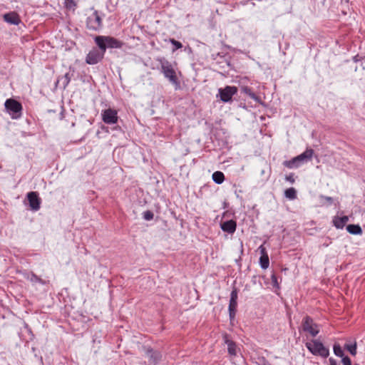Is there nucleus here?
Returning <instances> with one entry per match:
<instances>
[{"instance_id": "obj_11", "label": "nucleus", "mask_w": 365, "mask_h": 365, "mask_svg": "<svg viewBox=\"0 0 365 365\" xmlns=\"http://www.w3.org/2000/svg\"><path fill=\"white\" fill-rule=\"evenodd\" d=\"M221 229L227 233L232 234L235 232L237 223L235 220H230L220 224Z\"/></svg>"}, {"instance_id": "obj_34", "label": "nucleus", "mask_w": 365, "mask_h": 365, "mask_svg": "<svg viewBox=\"0 0 365 365\" xmlns=\"http://www.w3.org/2000/svg\"><path fill=\"white\" fill-rule=\"evenodd\" d=\"M236 310L229 309V314L230 319H233L235 317Z\"/></svg>"}, {"instance_id": "obj_8", "label": "nucleus", "mask_w": 365, "mask_h": 365, "mask_svg": "<svg viewBox=\"0 0 365 365\" xmlns=\"http://www.w3.org/2000/svg\"><path fill=\"white\" fill-rule=\"evenodd\" d=\"M220 100L225 103H227L232 100V96L237 92L236 86H227L224 88L218 90Z\"/></svg>"}, {"instance_id": "obj_2", "label": "nucleus", "mask_w": 365, "mask_h": 365, "mask_svg": "<svg viewBox=\"0 0 365 365\" xmlns=\"http://www.w3.org/2000/svg\"><path fill=\"white\" fill-rule=\"evenodd\" d=\"M98 48L106 53V48H120L123 43L117 38L109 36H97L94 38Z\"/></svg>"}, {"instance_id": "obj_3", "label": "nucleus", "mask_w": 365, "mask_h": 365, "mask_svg": "<svg viewBox=\"0 0 365 365\" xmlns=\"http://www.w3.org/2000/svg\"><path fill=\"white\" fill-rule=\"evenodd\" d=\"M6 111L9 113L11 118L18 119L22 115L23 107L20 102L13 98H9L4 103Z\"/></svg>"}, {"instance_id": "obj_24", "label": "nucleus", "mask_w": 365, "mask_h": 365, "mask_svg": "<svg viewBox=\"0 0 365 365\" xmlns=\"http://www.w3.org/2000/svg\"><path fill=\"white\" fill-rule=\"evenodd\" d=\"M242 90L244 93L248 95L252 99L256 101H259V98L256 96V94L254 92H252L251 88L248 87H244Z\"/></svg>"}, {"instance_id": "obj_36", "label": "nucleus", "mask_w": 365, "mask_h": 365, "mask_svg": "<svg viewBox=\"0 0 365 365\" xmlns=\"http://www.w3.org/2000/svg\"><path fill=\"white\" fill-rule=\"evenodd\" d=\"M259 249L260 250V252H261L262 255H267V252H266L265 248H264L262 245H261V246L259 247Z\"/></svg>"}, {"instance_id": "obj_17", "label": "nucleus", "mask_w": 365, "mask_h": 365, "mask_svg": "<svg viewBox=\"0 0 365 365\" xmlns=\"http://www.w3.org/2000/svg\"><path fill=\"white\" fill-rule=\"evenodd\" d=\"M237 290L235 288L230 294V299L229 304V309L236 310L237 306Z\"/></svg>"}, {"instance_id": "obj_7", "label": "nucleus", "mask_w": 365, "mask_h": 365, "mask_svg": "<svg viewBox=\"0 0 365 365\" xmlns=\"http://www.w3.org/2000/svg\"><path fill=\"white\" fill-rule=\"evenodd\" d=\"M104 54L105 52L100 48L98 49L96 48H93L87 54L86 57V62L90 65L96 64L103 59Z\"/></svg>"}, {"instance_id": "obj_18", "label": "nucleus", "mask_w": 365, "mask_h": 365, "mask_svg": "<svg viewBox=\"0 0 365 365\" xmlns=\"http://www.w3.org/2000/svg\"><path fill=\"white\" fill-rule=\"evenodd\" d=\"M283 165L289 169L297 168L302 165V163L299 161L297 157H294L290 160H285L283 162Z\"/></svg>"}, {"instance_id": "obj_30", "label": "nucleus", "mask_w": 365, "mask_h": 365, "mask_svg": "<svg viewBox=\"0 0 365 365\" xmlns=\"http://www.w3.org/2000/svg\"><path fill=\"white\" fill-rule=\"evenodd\" d=\"M153 217H154V214L150 210H147L143 212V218L145 220H148V221L151 220L153 219Z\"/></svg>"}, {"instance_id": "obj_37", "label": "nucleus", "mask_w": 365, "mask_h": 365, "mask_svg": "<svg viewBox=\"0 0 365 365\" xmlns=\"http://www.w3.org/2000/svg\"><path fill=\"white\" fill-rule=\"evenodd\" d=\"M329 361L330 365H337L336 360L334 359L333 358H330Z\"/></svg>"}, {"instance_id": "obj_22", "label": "nucleus", "mask_w": 365, "mask_h": 365, "mask_svg": "<svg viewBox=\"0 0 365 365\" xmlns=\"http://www.w3.org/2000/svg\"><path fill=\"white\" fill-rule=\"evenodd\" d=\"M260 266L262 269H265L269 267V260L267 255H261L259 258Z\"/></svg>"}, {"instance_id": "obj_25", "label": "nucleus", "mask_w": 365, "mask_h": 365, "mask_svg": "<svg viewBox=\"0 0 365 365\" xmlns=\"http://www.w3.org/2000/svg\"><path fill=\"white\" fill-rule=\"evenodd\" d=\"M28 279L34 283H40L42 284H45V282L38 277L36 274L32 273L30 276H29Z\"/></svg>"}, {"instance_id": "obj_13", "label": "nucleus", "mask_w": 365, "mask_h": 365, "mask_svg": "<svg viewBox=\"0 0 365 365\" xmlns=\"http://www.w3.org/2000/svg\"><path fill=\"white\" fill-rule=\"evenodd\" d=\"M4 20L12 25H19L21 22L19 16L16 12H9L4 15Z\"/></svg>"}, {"instance_id": "obj_9", "label": "nucleus", "mask_w": 365, "mask_h": 365, "mask_svg": "<svg viewBox=\"0 0 365 365\" xmlns=\"http://www.w3.org/2000/svg\"><path fill=\"white\" fill-rule=\"evenodd\" d=\"M102 120L106 124H115L118 121V113L115 110L108 108L101 113Z\"/></svg>"}, {"instance_id": "obj_6", "label": "nucleus", "mask_w": 365, "mask_h": 365, "mask_svg": "<svg viewBox=\"0 0 365 365\" xmlns=\"http://www.w3.org/2000/svg\"><path fill=\"white\" fill-rule=\"evenodd\" d=\"M302 328L306 332H309L312 336H316L319 332V326L315 324L312 317L306 316L302 321Z\"/></svg>"}, {"instance_id": "obj_39", "label": "nucleus", "mask_w": 365, "mask_h": 365, "mask_svg": "<svg viewBox=\"0 0 365 365\" xmlns=\"http://www.w3.org/2000/svg\"><path fill=\"white\" fill-rule=\"evenodd\" d=\"M355 365H359V364H355Z\"/></svg>"}, {"instance_id": "obj_32", "label": "nucleus", "mask_w": 365, "mask_h": 365, "mask_svg": "<svg viewBox=\"0 0 365 365\" xmlns=\"http://www.w3.org/2000/svg\"><path fill=\"white\" fill-rule=\"evenodd\" d=\"M343 365H351V361L348 356H343L341 360Z\"/></svg>"}, {"instance_id": "obj_15", "label": "nucleus", "mask_w": 365, "mask_h": 365, "mask_svg": "<svg viewBox=\"0 0 365 365\" xmlns=\"http://www.w3.org/2000/svg\"><path fill=\"white\" fill-rule=\"evenodd\" d=\"M223 339L225 343L227 345L228 353L232 356L236 355V344L235 343L229 339L227 334H224Z\"/></svg>"}, {"instance_id": "obj_35", "label": "nucleus", "mask_w": 365, "mask_h": 365, "mask_svg": "<svg viewBox=\"0 0 365 365\" xmlns=\"http://www.w3.org/2000/svg\"><path fill=\"white\" fill-rule=\"evenodd\" d=\"M322 198L325 199L329 204L333 202V199L331 197L322 196Z\"/></svg>"}, {"instance_id": "obj_38", "label": "nucleus", "mask_w": 365, "mask_h": 365, "mask_svg": "<svg viewBox=\"0 0 365 365\" xmlns=\"http://www.w3.org/2000/svg\"><path fill=\"white\" fill-rule=\"evenodd\" d=\"M356 57H357V56H354V61H358V60H357V58H356Z\"/></svg>"}, {"instance_id": "obj_21", "label": "nucleus", "mask_w": 365, "mask_h": 365, "mask_svg": "<svg viewBox=\"0 0 365 365\" xmlns=\"http://www.w3.org/2000/svg\"><path fill=\"white\" fill-rule=\"evenodd\" d=\"M212 180L217 184H222L225 180V175L220 171H216L212 174Z\"/></svg>"}, {"instance_id": "obj_4", "label": "nucleus", "mask_w": 365, "mask_h": 365, "mask_svg": "<svg viewBox=\"0 0 365 365\" xmlns=\"http://www.w3.org/2000/svg\"><path fill=\"white\" fill-rule=\"evenodd\" d=\"M306 347L314 355H319L324 358H327L329 355V349L318 340L314 339L309 342H307Z\"/></svg>"}, {"instance_id": "obj_20", "label": "nucleus", "mask_w": 365, "mask_h": 365, "mask_svg": "<svg viewBox=\"0 0 365 365\" xmlns=\"http://www.w3.org/2000/svg\"><path fill=\"white\" fill-rule=\"evenodd\" d=\"M284 196L286 198L293 200L297 198V190L294 187H289L284 190Z\"/></svg>"}, {"instance_id": "obj_10", "label": "nucleus", "mask_w": 365, "mask_h": 365, "mask_svg": "<svg viewBox=\"0 0 365 365\" xmlns=\"http://www.w3.org/2000/svg\"><path fill=\"white\" fill-rule=\"evenodd\" d=\"M29 206L32 210L37 211L40 209L41 199L36 192H30L27 194Z\"/></svg>"}, {"instance_id": "obj_23", "label": "nucleus", "mask_w": 365, "mask_h": 365, "mask_svg": "<svg viewBox=\"0 0 365 365\" xmlns=\"http://www.w3.org/2000/svg\"><path fill=\"white\" fill-rule=\"evenodd\" d=\"M70 81V75L68 73H66L65 75L58 78V82L61 83L63 85V87L65 88L68 85Z\"/></svg>"}, {"instance_id": "obj_12", "label": "nucleus", "mask_w": 365, "mask_h": 365, "mask_svg": "<svg viewBox=\"0 0 365 365\" xmlns=\"http://www.w3.org/2000/svg\"><path fill=\"white\" fill-rule=\"evenodd\" d=\"M147 355L149 358V363L151 365H157L162 358L160 352L153 349H148Z\"/></svg>"}, {"instance_id": "obj_16", "label": "nucleus", "mask_w": 365, "mask_h": 365, "mask_svg": "<svg viewBox=\"0 0 365 365\" xmlns=\"http://www.w3.org/2000/svg\"><path fill=\"white\" fill-rule=\"evenodd\" d=\"M348 221L349 217L347 216H336L333 218L332 222L337 229H342Z\"/></svg>"}, {"instance_id": "obj_29", "label": "nucleus", "mask_w": 365, "mask_h": 365, "mask_svg": "<svg viewBox=\"0 0 365 365\" xmlns=\"http://www.w3.org/2000/svg\"><path fill=\"white\" fill-rule=\"evenodd\" d=\"M169 41L175 46V48L173 49V51H175L177 49L181 48L182 47V43H180L178 41H176L174 38H170Z\"/></svg>"}, {"instance_id": "obj_19", "label": "nucleus", "mask_w": 365, "mask_h": 365, "mask_svg": "<svg viewBox=\"0 0 365 365\" xmlns=\"http://www.w3.org/2000/svg\"><path fill=\"white\" fill-rule=\"evenodd\" d=\"M346 230L352 235H360L362 233V229L359 225H349L346 227Z\"/></svg>"}, {"instance_id": "obj_14", "label": "nucleus", "mask_w": 365, "mask_h": 365, "mask_svg": "<svg viewBox=\"0 0 365 365\" xmlns=\"http://www.w3.org/2000/svg\"><path fill=\"white\" fill-rule=\"evenodd\" d=\"M314 155V150L312 148H307L304 153L297 155L299 161L302 163V165L312 158Z\"/></svg>"}, {"instance_id": "obj_28", "label": "nucleus", "mask_w": 365, "mask_h": 365, "mask_svg": "<svg viewBox=\"0 0 365 365\" xmlns=\"http://www.w3.org/2000/svg\"><path fill=\"white\" fill-rule=\"evenodd\" d=\"M65 5L66 9L74 10L76 7V3L74 0H66Z\"/></svg>"}, {"instance_id": "obj_31", "label": "nucleus", "mask_w": 365, "mask_h": 365, "mask_svg": "<svg viewBox=\"0 0 365 365\" xmlns=\"http://www.w3.org/2000/svg\"><path fill=\"white\" fill-rule=\"evenodd\" d=\"M272 284L273 287L279 288V283L277 281V277L274 273H272L271 275Z\"/></svg>"}, {"instance_id": "obj_5", "label": "nucleus", "mask_w": 365, "mask_h": 365, "mask_svg": "<svg viewBox=\"0 0 365 365\" xmlns=\"http://www.w3.org/2000/svg\"><path fill=\"white\" fill-rule=\"evenodd\" d=\"M86 26L89 30L98 31L102 27V19L98 11L95 10L86 20Z\"/></svg>"}, {"instance_id": "obj_27", "label": "nucleus", "mask_w": 365, "mask_h": 365, "mask_svg": "<svg viewBox=\"0 0 365 365\" xmlns=\"http://www.w3.org/2000/svg\"><path fill=\"white\" fill-rule=\"evenodd\" d=\"M345 348L350 352L351 355H356V344H346Z\"/></svg>"}, {"instance_id": "obj_26", "label": "nucleus", "mask_w": 365, "mask_h": 365, "mask_svg": "<svg viewBox=\"0 0 365 365\" xmlns=\"http://www.w3.org/2000/svg\"><path fill=\"white\" fill-rule=\"evenodd\" d=\"M334 353L337 356H339V357L344 356V351L339 344H334Z\"/></svg>"}, {"instance_id": "obj_1", "label": "nucleus", "mask_w": 365, "mask_h": 365, "mask_svg": "<svg viewBox=\"0 0 365 365\" xmlns=\"http://www.w3.org/2000/svg\"><path fill=\"white\" fill-rule=\"evenodd\" d=\"M158 61L160 64V71L164 77L168 79L173 85L179 86L180 82L172 63L164 58H160Z\"/></svg>"}, {"instance_id": "obj_33", "label": "nucleus", "mask_w": 365, "mask_h": 365, "mask_svg": "<svg viewBox=\"0 0 365 365\" xmlns=\"http://www.w3.org/2000/svg\"><path fill=\"white\" fill-rule=\"evenodd\" d=\"M285 179L287 181H289V182L291 183H294L295 182V180L294 178V174L293 173H291L289 174V175H287L285 177Z\"/></svg>"}]
</instances>
